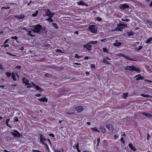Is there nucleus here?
<instances>
[{"label": "nucleus", "mask_w": 152, "mask_h": 152, "mask_svg": "<svg viewBox=\"0 0 152 152\" xmlns=\"http://www.w3.org/2000/svg\"><path fill=\"white\" fill-rule=\"evenodd\" d=\"M33 27H34L33 29L35 33L41 34L43 31L45 30V28L39 24L35 25Z\"/></svg>", "instance_id": "nucleus-1"}, {"label": "nucleus", "mask_w": 152, "mask_h": 152, "mask_svg": "<svg viewBox=\"0 0 152 152\" xmlns=\"http://www.w3.org/2000/svg\"><path fill=\"white\" fill-rule=\"evenodd\" d=\"M125 69L130 71H135L138 73H139L140 72V67H136L133 65L127 66L125 68Z\"/></svg>", "instance_id": "nucleus-2"}, {"label": "nucleus", "mask_w": 152, "mask_h": 152, "mask_svg": "<svg viewBox=\"0 0 152 152\" xmlns=\"http://www.w3.org/2000/svg\"><path fill=\"white\" fill-rule=\"evenodd\" d=\"M10 133L15 138H19L21 135L20 133L17 130H14V132H11Z\"/></svg>", "instance_id": "nucleus-3"}, {"label": "nucleus", "mask_w": 152, "mask_h": 152, "mask_svg": "<svg viewBox=\"0 0 152 152\" xmlns=\"http://www.w3.org/2000/svg\"><path fill=\"white\" fill-rule=\"evenodd\" d=\"M89 29L92 33H96L97 31V28L94 25H91L88 27Z\"/></svg>", "instance_id": "nucleus-4"}, {"label": "nucleus", "mask_w": 152, "mask_h": 152, "mask_svg": "<svg viewBox=\"0 0 152 152\" xmlns=\"http://www.w3.org/2000/svg\"><path fill=\"white\" fill-rule=\"evenodd\" d=\"M127 27V25L126 24L120 23L118 25L117 29L118 31H121L123 28H126Z\"/></svg>", "instance_id": "nucleus-5"}, {"label": "nucleus", "mask_w": 152, "mask_h": 152, "mask_svg": "<svg viewBox=\"0 0 152 152\" xmlns=\"http://www.w3.org/2000/svg\"><path fill=\"white\" fill-rule=\"evenodd\" d=\"M119 7L121 10H124L126 8H128L129 7V6L127 5L126 3L124 4H120L119 5Z\"/></svg>", "instance_id": "nucleus-6"}, {"label": "nucleus", "mask_w": 152, "mask_h": 152, "mask_svg": "<svg viewBox=\"0 0 152 152\" xmlns=\"http://www.w3.org/2000/svg\"><path fill=\"white\" fill-rule=\"evenodd\" d=\"M45 12L46 16H49L50 15L53 16L54 15V13L51 12L48 9H46L45 10Z\"/></svg>", "instance_id": "nucleus-7"}, {"label": "nucleus", "mask_w": 152, "mask_h": 152, "mask_svg": "<svg viewBox=\"0 0 152 152\" xmlns=\"http://www.w3.org/2000/svg\"><path fill=\"white\" fill-rule=\"evenodd\" d=\"M34 33L35 32H34L33 29H31L30 30L28 31L26 35L31 37H34L35 36V35H34Z\"/></svg>", "instance_id": "nucleus-8"}, {"label": "nucleus", "mask_w": 152, "mask_h": 152, "mask_svg": "<svg viewBox=\"0 0 152 152\" xmlns=\"http://www.w3.org/2000/svg\"><path fill=\"white\" fill-rule=\"evenodd\" d=\"M92 46V45H90L89 43H88L86 44H85L83 45V47L84 48H85L86 49L88 50L89 51L91 50V48Z\"/></svg>", "instance_id": "nucleus-9"}, {"label": "nucleus", "mask_w": 152, "mask_h": 152, "mask_svg": "<svg viewBox=\"0 0 152 152\" xmlns=\"http://www.w3.org/2000/svg\"><path fill=\"white\" fill-rule=\"evenodd\" d=\"M134 78L137 80H143L144 79V77L142 76L140 74L136 75L134 77Z\"/></svg>", "instance_id": "nucleus-10"}, {"label": "nucleus", "mask_w": 152, "mask_h": 152, "mask_svg": "<svg viewBox=\"0 0 152 152\" xmlns=\"http://www.w3.org/2000/svg\"><path fill=\"white\" fill-rule=\"evenodd\" d=\"M77 3L78 5L84 6L86 7H88V5L87 4L84 2L82 0L80 1L77 2Z\"/></svg>", "instance_id": "nucleus-11"}, {"label": "nucleus", "mask_w": 152, "mask_h": 152, "mask_svg": "<svg viewBox=\"0 0 152 152\" xmlns=\"http://www.w3.org/2000/svg\"><path fill=\"white\" fill-rule=\"evenodd\" d=\"M75 110H77L78 113H80L83 110V108L82 106H80L76 107Z\"/></svg>", "instance_id": "nucleus-12"}, {"label": "nucleus", "mask_w": 152, "mask_h": 152, "mask_svg": "<svg viewBox=\"0 0 152 152\" xmlns=\"http://www.w3.org/2000/svg\"><path fill=\"white\" fill-rule=\"evenodd\" d=\"M38 100L42 102H47L48 100V99L45 97L39 98V99H38Z\"/></svg>", "instance_id": "nucleus-13"}, {"label": "nucleus", "mask_w": 152, "mask_h": 152, "mask_svg": "<svg viewBox=\"0 0 152 152\" xmlns=\"http://www.w3.org/2000/svg\"><path fill=\"white\" fill-rule=\"evenodd\" d=\"M22 81L23 83H24L26 85H27V84H28V83H29V80L28 79L25 78V77H23L22 78Z\"/></svg>", "instance_id": "nucleus-14"}, {"label": "nucleus", "mask_w": 152, "mask_h": 152, "mask_svg": "<svg viewBox=\"0 0 152 152\" xmlns=\"http://www.w3.org/2000/svg\"><path fill=\"white\" fill-rule=\"evenodd\" d=\"M40 142L43 144V143H44V142L46 140V139L43 137L41 134H40Z\"/></svg>", "instance_id": "nucleus-15"}, {"label": "nucleus", "mask_w": 152, "mask_h": 152, "mask_svg": "<svg viewBox=\"0 0 152 152\" xmlns=\"http://www.w3.org/2000/svg\"><path fill=\"white\" fill-rule=\"evenodd\" d=\"M25 16L22 15H18L15 16V17L16 18L19 19H23L25 18Z\"/></svg>", "instance_id": "nucleus-16"}, {"label": "nucleus", "mask_w": 152, "mask_h": 152, "mask_svg": "<svg viewBox=\"0 0 152 152\" xmlns=\"http://www.w3.org/2000/svg\"><path fill=\"white\" fill-rule=\"evenodd\" d=\"M124 58L129 61H136V60L133 59L132 58L127 55H125Z\"/></svg>", "instance_id": "nucleus-17"}, {"label": "nucleus", "mask_w": 152, "mask_h": 152, "mask_svg": "<svg viewBox=\"0 0 152 152\" xmlns=\"http://www.w3.org/2000/svg\"><path fill=\"white\" fill-rule=\"evenodd\" d=\"M129 148H131L132 151H136L137 150L132 143H129Z\"/></svg>", "instance_id": "nucleus-18"}, {"label": "nucleus", "mask_w": 152, "mask_h": 152, "mask_svg": "<svg viewBox=\"0 0 152 152\" xmlns=\"http://www.w3.org/2000/svg\"><path fill=\"white\" fill-rule=\"evenodd\" d=\"M35 88L39 92L41 91H43V89L42 88H41L39 86L37 85L36 87H35Z\"/></svg>", "instance_id": "nucleus-19"}, {"label": "nucleus", "mask_w": 152, "mask_h": 152, "mask_svg": "<svg viewBox=\"0 0 152 152\" xmlns=\"http://www.w3.org/2000/svg\"><path fill=\"white\" fill-rule=\"evenodd\" d=\"M92 131L93 132H96L98 133H99L100 132L97 129V128L96 127H94L93 128H91Z\"/></svg>", "instance_id": "nucleus-20"}, {"label": "nucleus", "mask_w": 152, "mask_h": 152, "mask_svg": "<svg viewBox=\"0 0 152 152\" xmlns=\"http://www.w3.org/2000/svg\"><path fill=\"white\" fill-rule=\"evenodd\" d=\"M140 96L144 97H150V98L152 97V96H151L149 95L148 94H140Z\"/></svg>", "instance_id": "nucleus-21"}, {"label": "nucleus", "mask_w": 152, "mask_h": 152, "mask_svg": "<svg viewBox=\"0 0 152 152\" xmlns=\"http://www.w3.org/2000/svg\"><path fill=\"white\" fill-rule=\"evenodd\" d=\"M127 34L128 36H131L133 35L134 34V33L132 31H127Z\"/></svg>", "instance_id": "nucleus-22"}, {"label": "nucleus", "mask_w": 152, "mask_h": 152, "mask_svg": "<svg viewBox=\"0 0 152 152\" xmlns=\"http://www.w3.org/2000/svg\"><path fill=\"white\" fill-rule=\"evenodd\" d=\"M10 120V119H7L6 120V124L8 127H9L11 128H12L11 126L10 125L8 124L9 122V121Z\"/></svg>", "instance_id": "nucleus-23"}, {"label": "nucleus", "mask_w": 152, "mask_h": 152, "mask_svg": "<svg viewBox=\"0 0 152 152\" xmlns=\"http://www.w3.org/2000/svg\"><path fill=\"white\" fill-rule=\"evenodd\" d=\"M12 77L14 81H15L17 80V79L15 77V76L13 72H12Z\"/></svg>", "instance_id": "nucleus-24"}, {"label": "nucleus", "mask_w": 152, "mask_h": 152, "mask_svg": "<svg viewBox=\"0 0 152 152\" xmlns=\"http://www.w3.org/2000/svg\"><path fill=\"white\" fill-rule=\"evenodd\" d=\"M43 145H45L46 146V149H45L46 151H48V152H49V148L48 146V144H45V143H43Z\"/></svg>", "instance_id": "nucleus-25"}, {"label": "nucleus", "mask_w": 152, "mask_h": 152, "mask_svg": "<svg viewBox=\"0 0 152 152\" xmlns=\"http://www.w3.org/2000/svg\"><path fill=\"white\" fill-rule=\"evenodd\" d=\"M121 45V43L120 42H118L117 43H114L113 45L115 46L118 47Z\"/></svg>", "instance_id": "nucleus-26"}, {"label": "nucleus", "mask_w": 152, "mask_h": 152, "mask_svg": "<svg viewBox=\"0 0 152 152\" xmlns=\"http://www.w3.org/2000/svg\"><path fill=\"white\" fill-rule=\"evenodd\" d=\"M75 147L77 149H78V148H79V145L78 143L76 144H74V145L73 146V148L74 149H75Z\"/></svg>", "instance_id": "nucleus-27"}, {"label": "nucleus", "mask_w": 152, "mask_h": 152, "mask_svg": "<svg viewBox=\"0 0 152 152\" xmlns=\"http://www.w3.org/2000/svg\"><path fill=\"white\" fill-rule=\"evenodd\" d=\"M100 129L101 130L102 132L103 133H105L106 131V129L103 127H101Z\"/></svg>", "instance_id": "nucleus-28"}, {"label": "nucleus", "mask_w": 152, "mask_h": 152, "mask_svg": "<svg viewBox=\"0 0 152 152\" xmlns=\"http://www.w3.org/2000/svg\"><path fill=\"white\" fill-rule=\"evenodd\" d=\"M5 74L7 75V77H10L12 75L10 72H5Z\"/></svg>", "instance_id": "nucleus-29"}, {"label": "nucleus", "mask_w": 152, "mask_h": 152, "mask_svg": "<svg viewBox=\"0 0 152 152\" xmlns=\"http://www.w3.org/2000/svg\"><path fill=\"white\" fill-rule=\"evenodd\" d=\"M152 39L151 38V37H150L147 39V40L146 42L145 43H151V42L152 41Z\"/></svg>", "instance_id": "nucleus-30"}, {"label": "nucleus", "mask_w": 152, "mask_h": 152, "mask_svg": "<svg viewBox=\"0 0 152 152\" xmlns=\"http://www.w3.org/2000/svg\"><path fill=\"white\" fill-rule=\"evenodd\" d=\"M103 62L104 63H105L107 64H110V63L109 62L107 61L106 59L104 58H103Z\"/></svg>", "instance_id": "nucleus-31"}, {"label": "nucleus", "mask_w": 152, "mask_h": 152, "mask_svg": "<svg viewBox=\"0 0 152 152\" xmlns=\"http://www.w3.org/2000/svg\"><path fill=\"white\" fill-rule=\"evenodd\" d=\"M52 24L55 28H56V29L58 28L57 26V24L56 23H52Z\"/></svg>", "instance_id": "nucleus-32"}, {"label": "nucleus", "mask_w": 152, "mask_h": 152, "mask_svg": "<svg viewBox=\"0 0 152 152\" xmlns=\"http://www.w3.org/2000/svg\"><path fill=\"white\" fill-rule=\"evenodd\" d=\"M142 48V46H140L138 47H137L135 48V50L137 51H138L141 50Z\"/></svg>", "instance_id": "nucleus-33"}, {"label": "nucleus", "mask_w": 152, "mask_h": 152, "mask_svg": "<svg viewBox=\"0 0 152 152\" xmlns=\"http://www.w3.org/2000/svg\"><path fill=\"white\" fill-rule=\"evenodd\" d=\"M38 10H37L36 11V12L34 13H33L32 15L33 17H36L37 16V14L38 13Z\"/></svg>", "instance_id": "nucleus-34"}, {"label": "nucleus", "mask_w": 152, "mask_h": 152, "mask_svg": "<svg viewBox=\"0 0 152 152\" xmlns=\"http://www.w3.org/2000/svg\"><path fill=\"white\" fill-rule=\"evenodd\" d=\"M55 51L56 52H58V53H63V52L62 51V50L61 49H56L55 50Z\"/></svg>", "instance_id": "nucleus-35"}, {"label": "nucleus", "mask_w": 152, "mask_h": 152, "mask_svg": "<svg viewBox=\"0 0 152 152\" xmlns=\"http://www.w3.org/2000/svg\"><path fill=\"white\" fill-rule=\"evenodd\" d=\"M123 95L124 96V98L125 99H126L128 96V93H124L123 94Z\"/></svg>", "instance_id": "nucleus-36"}, {"label": "nucleus", "mask_w": 152, "mask_h": 152, "mask_svg": "<svg viewBox=\"0 0 152 152\" xmlns=\"http://www.w3.org/2000/svg\"><path fill=\"white\" fill-rule=\"evenodd\" d=\"M144 79V81L145 82H149V83H152V81H151V80H148V79Z\"/></svg>", "instance_id": "nucleus-37"}, {"label": "nucleus", "mask_w": 152, "mask_h": 152, "mask_svg": "<svg viewBox=\"0 0 152 152\" xmlns=\"http://www.w3.org/2000/svg\"><path fill=\"white\" fill-rule=\"evenodd\" d=\"M98 43V42L97 41H91L90 42V43L93 44H95L97 43Z\"/></svg>", "instance_id": "nucleus-38"}, {"label": "nucleus", "mask_w": 152, "mask_h": 152, "mask_svg": "<svg viewBox=\"0 0 152 152\" xmlns=\"http://www.w3.org/2000/svg\"><path fill=\"white\" fill-rule=\"evenodd\" d=\"M103 51L105 53H108V49L106 48H103Z\"/></svg>", "instance_id": "nucleus-39"}, {"label": "nucleus", "mask_w": 152, "mask_h": 152, "mask_svg": "<svg viewBox=\"0 0 152 152\" xmlns=\"http://www.w3.org/2000/svg\"><path fill=\"white\" fill-rule=\"evenodd\" d=\"M9 46V45L8 44H5L4 45H1V47H4V48H7Z\"/></svg>", "instance_id": "nucleus-40"}, {"label": "nucleus", "mask_w": 152, "mask_h": 152, "mask_svg": "<svg viewBox=\"0 0 152 152\" xmlns=\"http://www.w3.org/2000/svg\"><path fill=\"white\" fill-rule=\"evenodd\" d=\"M11 39H15V40H17V39H18V38L17 36H15L14 37H11Z\"/></svg>", "instance_id": "nucleus-41"}, {"label": "nucleus", "mask_w": 152, "mask_h": 152, "mask_svg": "<svg viewBox=\"0 0 152 152\" xmlns=\"http://www.w3.org/2000/svg\"><path fill=\"white\" fill-rule=\"evenodd\" d=\"M32 151L33 152H42L41 151L38 150H35L34 149H32Z\"/></svg>", "instance_id": "nucleus-42"}, {"label": "nucleus", "mask_w": 152, "mask_h": 152, "mask_svg": "<svg viewBox=\"0 0 152 152\" xmlns=\"http://www.w3.org/2000/svg\"><path fill=\"white\" fill-rule=\"evenodd\" d=\"M14 121L15 122H18L19 121V119H18V118L17 117H15L14 118Z\"/></svg>", "instance_id": "nucleus-43"}, {"label": "nucleus", "mask_w": 152, "mask_h": 152, "mask_svg": "<svg viewBox=\"0 0 152 152\" xmlns=\"http://www.w3.org/2000/svg\"><path fill=\"white\" fill-rule=\"evenodd\" d=\"M96 20L99 21H101L102 20V18L100 17H97L96 18Z\"/></svg>", "instance_id": "nucleus-44"}, {"label": "nucleus", "mask_w": 152, "mask_h": 152, "mask_svg": "<svg viewBox=\"0 0 152 152\" xmlns=\"http://www.w3.org/2000/svg\"><path fill=\"white\" fill-rule=\"evenodd\" d=\"M75 58H80V56H79L78 54H76L75 55Z\"/></svg>", "instance_id": "nucleus-45"}, {"label": "nucleus", "mask_w": 152, "mask_h": 152, "mask_svg": "<svg viewBox=\"0 0 152 152\" xmlns=\"http://www.w3.org/2000/svg\"><path fill=\"white\" fill-rule=\"evenodd\" d=\"M121 142H123V144H124L125 143V141L124 140V138L123 137H121Z\"/></svg>", "instance_id": "nucleus-46"}, {"label": "nucleus", "mask_w": 152, "mask_h": 152, "mask_svg": "<svg viewBox=\"0 0 152 152\" xmlns=\"http://www.w3.org/2000/svg\"><path fill=\"white\" fill-rule=\"evenodd\" d=\"M48 142H49V145H50V146H51V147L52 146H53V145H52V143H51L50 141V140L49 139H48Z\"/></svg>", "instance_id": "nucleus-47"}, {"label": "nucleus", "mask_w": 152, "mask_h": 152, "mask_svg": "<svg viewBox=\"0 0 152 152\" xmlns=\"http://www.w3.org/2000/svg\"><path fill=\"white\" fill-rule=\"evenodd\" d=\"M53 16L50 15V16H48L49 18H47L46 20L47 21H48L49 22L51 18H52Z\"/></svg>", "instance_id": "nucleus-48"}, {"label": "nucleus", "mask_w": 152, "mask_h": 152, "mask_svg": "<svg viewBox=\"0 0 152 152\" xmlns=\"http://www.w3.org/2000/svg\"><path fill=\"white\" fill-rule=\"evenodd\" d=\"M54 152H61L60 150L57 149H54Z\"/></svg>", "instance_id": "nucleus-49"}, {"label": "nucleus", "mask_w": 152, "mask_h": 152, "mask_svg": "<svg viewBox=\"0 0 152 152\" xmlns=\"http://www.w3.org/2000/svg\"><path fill=\"white\" fill-rule=\"evenodd\" d=\"M28 84H27V85H28V86H27V88H29L32 87V86H31V85L30 83H28Z\"/></svg>", "instance_id": "nucleus-50"}, {"label": "nucleus", "mask_w": 152, "mask_h": 152, "mask_svg": "<svg viewBox=\"0 0 152 152\" xmlns=\"http://www.w3.org/2000/svg\"><path fill=\"white\" fill-rule=\"evenodd\" d=\"M35 95L37 97H39L41 96V94H35Z\"/></svg>", "instance_id": "nucleus-51"}, {"label": "nucleus", "mask_w": 152, "mask_h": 152, "mask_svg": "<svg viewBox=\"0 0 152 152\" xmlns=\"http://www.w3.org/2000/svg\"><path fill=\"white\" fill-rule=\"evenodd\" d=\"M49 136L51 137H55V135L53 134H49Z\"/></svg>", "instance_id": "nucleus-52"}, {"label": "nucleus", "mask_w": 152, "mask_h": 152, "mask_svg": "<svg viewBox=\"0 0 152 152\" xmlns=\"http://www.w3.org/2000/svg\"><path fill=\"white\" fill-rule=\"evenodd\" d=\"M147 115L146 116L148 117H151L152 116V115L149 113H147Z\"/></svg>", "instance_id": "nucleus-53"}, {"label": "nucleus", "mask_w": 152, "mask_h": 152, "mask_svg": "<svg viewBox=\"0 0 152 152\" xmlns=\"http://www.w3.org/2000/svg\"><path fill=\"white\" fill-rule=\"evenodd\" d=\"M10 39H6L4 41V44H5L7 43L8 42V41Z\"/></svg>", "instance_id": "nucleus-54"}, {"label": "nucleus", "mask_w": 152, "mask_h": 152, "mask_svg": "<svg viewBox=\"0 0 152 152\" xmlns=\"http://www.w3.org/2000/svg\"><path fill=\"white\" fill-rule=\"evenodd\" d=\"M118 137V135H116V134H115V135L114 136V140H115L116 139H117Z\"/></svg>", "instance_id": "nucleus-55"}, {"label": "nucleus", "mask_w": 152, "mask_h": 152, "mask_svg": "<svg viewBox=\"0 0 152 152\" xmlns=\"http://www.w3.org/2000/svg\"><path fill=\"white\" fill-rule=\"evenodd\" d=\"M100 139L99 138H98L97 139V144H99V143L100 142Z\"/></svg>", "instance_id": "nucleus-56"}, {"label": "nucleus", "mask_w": 152, "mask_h": 152, "mask_svg": "<svg viewBox=\"0 0 152 152\" xmlns=\"http://www.w3.org/2000/svg\"><path fill=\"white\" fill-rule=\"evenodd\" d=\"M142 114L143 115H144L145 116H146L147 115V113H146L145 112H142Z\"/></svg>", "instance_id": "nucleus-57"}, {"label": "nucleus", "mask_w": 152, "mask_h": 152, "mask_svg": "<svg viewBox=\"0 0 152 152\" xmlns=\"http://www.w3.org/2000/svg\"><path fill=\"white\" fill-rule=\"evenodd\" d=\"M21 67V66H16V67H15V68H17V69H20V68Z\"/></svg>", "instance_id": "nucleus-58"}, {"label": "nucleus", "mask_w": 152, "mask_h": 152, "mask_svg": "<svg viewBox=\"0 0 152 152\" xmlns=\"http://www.w3.org/2000/svg\"><path fill=\"white\" fill-rule=\"evenodd\" d=\"M119 56H122L124 57V56H125V55L122 53H120V54L119 55Z\"/></svg>", "instance_id": "nucleus-59"}, {"label": "nucleus", "mask_w": 152, "mask_h": 152, "mask_svg": "<svg viewBox=\"0 0 152 152\" xmlns=\"http://www.w3.org/2000/svg\"><path fill=\"white\" fill-rule=\"evenodd\" d=\"M31 83H32V85L34 86V87H35V88L37 86L35 84H34L33 82H32Z\"/></svg>", "instance_id": "nucleus-60"}, {"label": "nucleus", "mask_w": 152, "mask_h": 152, "mask_svg": "<svg viewBox=\"0 0 152 152\" xmlns=\"http://www.w3.org/2000/svg\"><path fill=\"white\" fill-rule=\"evenodd\" d=\"M54 21V20H53V19L52 18H50V21H49V22L50 23H51V22H53Z\"/></svg>", "instance_id": "nucleus-61"}, {"label": "nucleus", "mask_w": 152, "mask_h": 152, "mask_svg": "<svg viewBox=\"0 0 152 152\" xmlns=\"http://www.w3.org/2000/svg\"><path fill=\"white\" fill-rule=\"evenodd\" d=\"M88 58L89 57L87 56H86L84 58V59L85 60L88 59Z\"/></svg>", "instance_id": "nucleus-62"}, {"label": "nucleus", "mask_w": 152, "mask_h": 152, "mask_svg": "<svg viewBox=\"0 0 152 152\" xmlns=\"http://www.w3.org/2000/svg\"><path fill=\"white\" fill-rule=\"evenodd\" d=\"M125 136V132H123L122 134L121 135V136L122 137H124Z\"/></svg>", "instance_id": "nucleus-63"}, {"label": "nucleus", "mask_w": 152, "mask_h": 152, "mask_svg": "<svg viewBox=\"0 0 152 152\" xmlns=\"http://www.w3.org/2000/svg\"><path fill=\"white\" fill-rule=\"evenodd\" d=\"M74 64L77 65H81V64L80 63H74Z\"/></svg>", "instance_id": "nucleus-64"}]
</instances>
